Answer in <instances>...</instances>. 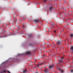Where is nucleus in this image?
Returning a JSON list of instances; mask_svg holds the SVG:
<instances>
[{
  "label": "nucleus",
  "mask_w": 73,
  "mask_h": 73,
  "mask_svg": "<svg viewBox=\"0 0 73 73\" xmlns=\"http://www.w3.org/2000/svg\"><path fill=\"white\" fill-rule=\"evenodd\" d=\"M34 21L35 23H38V22H39L40 21L38 20V19H35L34 20Z\"/></svg>",
  "instance_id": "f03ea898"
},
{
  "label": "nucleus",
  "mask_w": 73,
  "mask_h": 73,
  "mask_svg": "<svg viewBox=\"0 0 73 73\" xmlns=\"http://www.w3.org/2000/svg\"><path fill=\"white\" fill-rule=\"evenodd\" d=\"M3 72H6L7 71H6L5 70H3Z\"/></svg>",
  "instance_id": "2eb2a0df"
},
{
  "label": "nucleus",
  "mask_w": 73,
  "mask_h": 73,
  "mask_svg": "<svg viewBox=\"0 0 73 73\" xmlns=\"http://www.w3.org/2000/svg\"><path fill=\"white\" fill-rule=\"evenodd\" d=\"M23 28H24V26H23Z\"/></svg>",
  "instance_id": "5701e85b"
},
{
  "label": "nucleus",
  "mask_w": 73,
  "mask_h": 73,
  "mask_svg": "<svg viewBox=\"0 0 73 73\" xmlns=\"http://www.w3.org/2000/svg\"><path fill=\"white\" fill-rule=\"evenodd\" d=\"M25 54H31V53L29 52H25Z\"/></svg>",
  "instance_id": "423d86ee"
},
{
  "label": "nucleus",
  "mask_w": 73,
  "mask_h": 73,
  "mask_svg": "<svg viewBox=\"0 0 73 73\" xmlns=\"http://www.w3.org/2000/svg\"><path fill=\"white\" fill-rule=\"evenodd\" d=\"M27 72V70H25L23 71L24 73H25V72Z\"/></svg>",
  "instance_id": "ddd939ff"
},
{
  "label": "nucleus",
  "mask_w": 73,
  "mask_h": 73,
  "mask_svg": "<svg viewBox=\"0 0 73 73\" xmlns=\"http://www.w3.org/2000/svg\"><path fill=\"white\" fill-rule=\"evenodd\" d=\"M44 63H42L41 64H38L37 66H38L40 65H42V64H44Z\"/></svg>",
  "instance_id": "9d476101"
},
{
  "label": "nucleus",
  "mask_w": 73,
  "mask_h": 73,
  "mask_svg": "<svg viewBox=\"0 0 73 73\" xmlns=\"http://www.w3.org/2000/svg\"><path fill=\"white\" fill-rule=\"evenodd\" d=\"M32 34H30L29 35V37H32Z\"/></svg>",
  "instance_id": "9b49d317"
},
{
  "label": "nucleus",
  "mask_w": 73,
  "mask_h": 73,
  "mask_svg": "<svg viewBox=\"0 0 73 73\" xmlns=\"http://www.w3.org/2000/svg\"><path fill=\"white\" fill-rule=\"evenodd\" d=\"M58 69L59 70H60V71H61V72H63L64 71L63 70H62V69H61L59 68Z\"/></svg>",
  "instance_id": "6e6552de"
},
{
  "label": "nucleus",
  "mask_w": 73,
  "mask_h": 73,
  "mask_svg": "<svg viewBox=\"0 0 73 73\" xmlns=\"http://www.w3.org/2000/svg\"><path fill=\"white\" fill-rule=\"evenodd\" d=\"M55 45H54V46H55Z\"/></svg>",
  "instance_id": "393cba45"
},
{
  "label": "nucleus",
  "mask_w": 73,
  "mask_h": 73,
  "mask_svg": "<svg viewBox=\"0 0 73 73\" xmlns=\"http://www.w3.org/2000/svg\"><path fill=\"white\" fill-rule=\"evenodd\" d=\"M62 62V60H60L59 62V64H60V62Z\"/></svg>",
  "instance_id": "1a4fd4ad"
},
{
  "label": "nucleus",
  "mask_w": 73,
  "mask_h": 73,
  "mask_svg": "<svg viewBox=\"0 0 73 73\" xmlns=\"http://www.w3.org/2000/svg\"><path fill=\"white\" fill-rule=\"evenodd\" d=\"M70 50L71 51H72L73 52V46H72L71 47Z\"/></svg>",
  "instance_id": "39448f33"
},
{
  "label": "nucleus",
  "mask_w": 73,
  "mask_h": 73,
  "mask_svg": "<svg viewBox=\"0 0 73 73\" xmlns=\"http://www.w3.org/2000/svg\"><path fill=\"white\" fill-rule=\"evenodd\" d=\"M48 66L49 68H53V66H54V65H53V64H52V65H50L49 66Z\"/></svg>",
  "instance_id": "7ed1b4c3"
},
{
  "label": "nucleus",
  "mask_w": 73,
  "mask_h": 73,
  "mask_svg": "<svg viewBox=\"0 0 73 73\" xmlns=\"http://www.w3.org/2000/svg\"><path fill=\"white\" fill-rule=\"evenodd\" d=\"M0 73H2V72H0Z\"/></svg>",
  "instance_id": "a878e982"
},
{
  "label": "nucleus",
  "mask_w": 73,
  "mask_h": 73,
  "mask_svg": "<svg viewBox=\"0 0 73 73\" xmlns=\"http://www.w3.org/2000/svg\"><path fill=\"white\" fill-rule=\"evenodd\" d=\"M61 41H57V45H59V44H60V45H61Z\"/></svg>",
  "instance_id": "20e7f679"
},
{
  "label": "nucleus",
  "mask_w": 73,
  "mask_h": 73,
  "mask_svg": "<svg viewBox=\"0 0 73 73\" xmlns=\"http://www.w3.org/2000/svg\"><path fill=\"white\" fill-rule=\"evenodd\" d=\"M55 35H56V36H57V35H56V34H55Z\"/></svg>",
  "instance_id": "b1692460"
},
{
  "label": "nucleus",
  "mask_w": 73,
  "mask_h": 73,
  "mask_svg": "<svg viewBox=\"0 0 73 73\" xmlns=\"http://www.w3.org/2000/svg\"><path fill=\"white\" fill-rule=\"evenodd\" d=\"M35 73H38V72H35Z\"/></svg>",
  "instance_id": "4be33fe9"
},
{
  "label": "nucleus",
  "mask_w": 73,
  "mask_h": 73,
  "mask_svg": "<svg viewBox=\"0 0 73 73\" xmlns=\"http://www.w3.org/2000/svg\"><path fill=\"white\" fill-rule=\"evenodd\" d=\"M8 36V35H6V36L5 37H7V36Z\"/></svg>",
  "instance_id": "6ab92c4d"
},
{
  "label": "nucleus",
  "mask_w": 73,
  "mask_h": 73,
  "mask_svg": "<svg viewBox=\"0 0 73 73\" xmlns=\"http://www.w3.org/2000/svg\"><path fill=\"white\" fill-rule=\"evenodd\" d=\"M49 10L50 11H52V10L53 9V7L52 6L49 7Z\"/></svg>",
  "instance_id": "0eeeda50"
},
{
  "label": "nucleus",
  "mask_w": 73,
  "mask_h": 73,
  "mask_svg": "<svg viewBox=\"0 0 73 73\" xmlns=\"http://www.w3.org/2000/svg\"><path fill=\"white\" fill-rule=\"evenodd\" d=\"M44 2H46V0H44Z\"/></svg>",
  "instance_id": "aec40b11"
},
{
  "label": "nucleus",
  "mask_w": 73,
  "mask_h": 73,
  "mask_svg": "<svg viewBox=\"0 0 73 73\" xmlns=\"http://www.w3.org/2000/svg\"><path fill=\"white\" fill-rule=\"evenodd\" d=\"M73 36V34H70V37H72Z\"/></svg>",
  "instance_id": "f8f14e48"
},
{
  "label": "nucleus",
  "mask_w": 73,
  "mask_h": 73,
  "mask_svg": "<svg viewBox=\"0 0 73 73\" xmlns=\"http://www.w3.org/2000/svg\"><path fill=\"white\" fill-rule=\"evenodd\" d=\"M52 24L53 25H54V23L53 22H52Z\"/></svg>",
  "instance_id": "412c9836"
},
{
  "label": "nucleus",
  "mask_w": 73,
  "mask_h": 73,
  "mask_svg": "<svg viewBox=\"0 0 73 73\" xmlns=\"http://www.w3.org/2000/svg\"><path fill=\"white\" fill-rule=\"evenodd\" d=\"M54 33H56V30H54V31H53Z\"/></svg>",
  "instance_id": "4468645a"
},
{
  "label": "nucleus",
  "mask_w": 73,
  "mask_h": 73,
  "mask_svg": "<svg viewBox=\"0 0 73 73\" xmlns=\"http://www.w3.org/2000/svg\"><path fill=\"white\" fill-rule=\"evenodd\" d=\"M70 71H71V72H73V70H71Z\"/></svg>",
  "instance_id": "dca6fc26"
},
{
  "label": "nucleus",
  "mask_w": 73,
  "mask_h": 73,
  "mask_svg": "<svg viewBox=\"0 0 73 73\" xmlns=\"http://www.w3.org/2000/svg\"><path fill=\"white\" fill-rule=\"evenodd\" d=\"M7 72H8V73H10V72H9V70H7Z\"/></svg>",
  "instance_id": "f3484780"
},
{
  "label": "nucleus",
  "mask_w": 73,
  "mask_h": 73,
  "mask_svg": "<svg viewBox=\"0 0 73 73\" xmlns=\"http://www.w3.org/2000/svg\"><path fill=\"white\" fill-rule=\"evenodd\" d=\"M44 72L45 73H48L49 72V70L45 68V70H44Z\"/></svg>",
  "instance_id": "f257e3e1"
},
{
  "label": "nucleus",
  "mask_w": 73,
  "mask_h": 73,
  "mask_svg": "<svg viewBox=\"0 0 73 73\" xmlns=\"http://www.w3.org/2000/svg\"><path fill=\"white\" fill-rule=\"evenodd\" d=\"M56 49V47H55Z\"/></svg>",
  "instance_id": "bb28decb"
},
{
  "label": "nucleus",
  "mask_w": 73,
  "mask_h": 73,
  "mask_svg": "<svg viewBox=\"0 0 73 73\" xmlns=\"http://www.w3.org/2000/svg\"><path fill=\"white\" fill-rule=\"evenodd\" d=\"M61 58L62 59H64V57H61Z\"/></svg>",
  "instance_id": "a211bd4d"
}]
</instances>
